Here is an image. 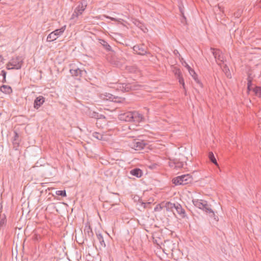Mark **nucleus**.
Listing matches in <instances>:
<instances>
[{"label":"nucleus","mask_w":261,"mask_h":261,"mask_svg":"<svg viewBox=\"0 0 261 261\" xmlns=\"http://www.w3.org/2000/svg\"><path fill=\"white\" fill-rule=\"evenodd\" d=\"M193 181V177L190 174H185L179 176L174 178L172 179V182L175 186L185 185L192 183Z\"/></svg>","instance_id":"nucleus-1"},{"label":"nucleus","mask_w":261,"mask_h":261,"mask_svg":"<svg viewBox=\"0 0 261 261\" xmlns=\"http://www.w3.org/2000/svg\"><path fill=\"white\" fill-rule=\"evenodd\" d=\"M193 203L194 205L197 207L204 211L207 213L212 214V215H214V212L208 206L206 201L199 199H195L193 200Z\"/></svg>","instance_id":"nucleus-2"},{"label":"nucleus","mask_w":261,"mask_h":261,"mask_svg":"<svg viewBox=\"0 0 261 261\" xmlns=\"http://www.w3.org/2000/svg\"><path fill=\"white\" fill-rule=\"evenodd\" d=\"M22 60L20 57H16L13 58L7 64V68L9 70L16 69H19L21 67Z\"/></svg>","instance_id":"nucleus-3"},{"label":"nucleus","mask_w":261,"mask_h":261,"mask_svg":"<svg viewBox=\"0 0 261 261\" xmlns=\"http://www.w3.org/2000/svg\"><path fill=\"white\" fill-rule=\"evenodd\" d=\"M66 29V25H64L59 29H57L51 32L47 37V41L52 42L56 40L59 36L62 35Z\"/></svg>","instance_id":"nucleus-4"},{"label":"nucleus","mask_w":261,"mask_h":261,"mask_svg":"<svg viewBox=\"0 0 261 261\" xmlns=\"http://www.w3.org/2000/svg\"><path fill=\"white\" fill-rule=\"evenodd\" d=\"M248 90L249 92L252 91L257 96H261V88L258 87H253L250 80L248 81Z\"/></svg>","instance_id":"nucleus-5"},{"label":"nucleus","mask_w":261,"mask_h":261,"mask_svg":"<svg viewBox=\"0 0 261 261\" xmlns=\"http://www.w3.org/2000/svg\"><path fill=\"white\" fill-rule=\"evenodd\" d=\"M132 112H127L120 114L119 119L122 121L132 122Z\"/></svg>","instance_id":"nucleus-6"},{"label":"nucleus","mask_w":261,"mask_h":261,"mask_svg":"<svg viewBox=\"0 0 261 261\" xmlns=\"http://www.w3.org/2000/svg\"><path fill=\"white\" fill-rule=\"evenodd\" d=\"M213 54L215 56L216 61L218 64H220L224 61V58L222 52L217 49H213Z\"/></svg>","instance_id":"nucleus-7"},{"label":"nucleus","mask_w":261,"mask_h":261,"mask_svg":"<svg viewBox=\"0 0 261 261\" xmlns=\"http://www.w3.org/2000/svg\"><path fill=\"white\" fill-rule=\"evenodd\" d=\"M132 122L139 123L144 120L143 116L138 112H132Z\"/></svg>","instance_id":"nucleus-8"},{"label":"nucleus","mask_w":261,"mask_h":261,"mask_svg":"<svg viewBox=\"0 0 261 261\" xmlns=\"http://www.w3.org/2000/svg\"><path fill=\"white\" fill-rule=\"evenodd\" d=\"M129 146L135 150H140L144 147V144L142 142L133 141L130 142Z\"/></svg>","instance_id":"nucleus-9"},{"label":"nucleus","mask_w":261,"mask_h":261,"mask_svg":"<svg viewBox=\"0 0 261 261\" xmlns=\"http://www.w3.org/2000/svg\"><path fill=\"white\" fill-rule=\"evenodd\" d=\"M45 98L42 96L37 97L34 101V107L36 109L39 108L44 102Z\"/></svg>","instance_id":"nucleus-10"},{"label":"nucleus","mask_w":261,"mask_h":261,"mask_svg":"<svg viewBox=\"0 0 261 261\" xmlns=\"http://www.w3.org/2000/svg\"><path fill=\"white\" fill-rule=\"evenodd\" d=\"M103 99H106V100H115V101H116V102H122L123 100H124V99L123 98H119L118 100H117V98H116L115 97L113 96L112 94H106V95H103Z\"/></svg>","instance_id":"nucleus-11"},{"label":"nucleus","mask_w":261,"mask_h":261,"mask_svg":"<svg viewBox=\"0 0 261 261\" xmlns=\"http://www.w3.org/2000/svg\"><path fill=\"white\" fill-rule=\"evenodd\" d=\"M0 91L6 94H10L12 92L11 87L7 85H3L1 86L0 88Z\"/></svg>","instance_id":"nucleus-12"},{"label":"nucleus","mask_w":261,"mask_h":261,"mask_svg":"<svg viewBox=\"0 0 261 261\" xmlns=\"http://www.w3.org/2000/svg\"><path fill=\"white\" fill-rule=\"evenodd\" d=\"M130 174L137 177H141L143 175V172L141 169L136 168L131 170Z\"/></svg>","instance_id":"nucleus-13"},{"label":"nucleus","mask_w":261,"mask_h":261,"mask_svg":"<svg viewBox=\"0 0 261 261\" xmlns=\"http://www.w3.org/2000/svg\"><path fill=\"white\" fill-rule=\"evenodd\" d=\"M70 73L74 76H79L82 74V70L79 68L72 69L70 70Z\"/></svg>","instance_id":"nucleus-14"},{"label":"nucleus","mask_w":261,"mask_h":261,"mask_svg":"<svg viewBox=\"0 0 261 261\" xmlns=\"http://www.w3.org/2000/svg\"><path fill=\"white\" fill-rule=\"evenodd\" d=\"M186 67L188 70L190 74L196 80L197 78V75L194 70H193L188 64H186Z\"/></svg>","instance_id":"nucleus-15"},{"label":"nucleus","mask_w":261,"mask_h":261,"mask_svg":"<svg viewBox=\"0 0 261 261\" xmlns=\"http://www.w3.org/2000/svg\"><path fill=\"white\" fill-rule=\"evenodd\" d=\"M208 158L214 164H215L216 166H218V164L217 162V160L214 156V155L213 152H211L208 154Z\"/></svg>","instance_id":"nucleus-16"},{"label":"nucleus","mask_w":261,"mask_h":261,"mask_svg":"<svg viewBox=\"0 0 261 261\" xmlns=\"http://www.w3.org/2000/svg\"><path fill=\"white\" fill-rule=\"evenodd\" d=\"M185 163L186 162H179L176 160V169L183 168Z\"/></svg>","instance_id":"nucleus-17"},{"label":"nucleus","mask_w":261,"mask_h":261,"mask_svg":"<svg viewBox=\"0 0 261 261\" xmlns=\"http://www.w3.org/2000/svg\"><path fill=\"white\" fill-rule=\"evenodd\" d=\"M168 164H169V166L171 168H172L173 169H176V160H170L169 161Z\"/></svg>","instance_id":"nucleus-18"},{"label":"nucleus","mask_w":261,"mask_h":261,"mask_svg":"<svg viewBox=\"0 0 261 261\" xmlns=\"http://www.w3.org/2000/svg\"><path fill=\"white\" fill-rule=\"evenodd\" d=\"M100 43L103 46H105L107 49H110V46L105 41L101 40H100Z\"/></svg>","instance_id":"nucleus-19"},{"label":"nucleus","mask_w":261,"mask_h":261,"mask_svg":"<svg viewBox=\"0 0 261 261\" xmlns=\"http://www.w3.org/2000/svg\"><path fill=\"white\" fill-rule=\"evenodd\" d=\"M56 194L57 195H60V196H63V197H66V191L65 190H63V191H57L56 192Z\"/></svg>","instance_id":"nucleus-20"},{"label":"nucleus","mask_w":261,"mask_h":261,"mask_svg":"<svg viewBox=\"0 0 261 261\" xmlns=\"http://www.w3.org/2000/svg\"><path fill=\"white\" fill-rule=\"evenodd\" d=\"M105 17H106V18H109V19H111V20H112L117 21H118V23H120V24H123V25H124V24L122 23V22H121V21L120 20H118V19H116V18H115L107 16H106Z\"/></svg>","instance_id":"nucleus-21"},{"label":"nucleus","mask_w":261,"mask_h":261,"mask_svg":"<svg viewBox=\"0 0 261 261\" xmlns=\"http://www.w3.org/2000/svg\"><path fill=\"white\" fill-rule=\"evenodd\" d=\"M179 82L180 83V84H181L183 87L185 88V83H184V79L182 77H180L179 80Z\"/></svg>","instance_id":"nucleus-22"},{"label":"nucleus","mask_w":261,"mask_h":261,"mask_svg":"<svg viewBox=\"0 0 261 261\" xmlns=\"http://www.w3.org/2000/svg\"><path fill=\"white\" fill-rule=\"evenodd\" d=\"M2 74L3 76H4V79L5 80L6 72L4 70H3V71H2Z\"/></svg>","instance_id":"nucleus-23"},{"label":"nucleus","mask_w":261,"mask_h":261,"mask_svg":"<svg viewBox=\"0 0 261 261\" xmlns=\"http://www.w3.org/2000/svg\"><path fill=\"white\" fill-rule=\"evenodd\" d=\"M144 53H145V51H143H143H139V52H137V53H138V54H142H142H144Z\"/></svg>","instance_id":"nucleus-24"},{"label":"nucleus","mask_w":261,"mask_h":261,"mask_svg":"<svg viewBox=\"0 0 261 261\" xmlns=\"http://www.w3.org/2000/svg\"><path fill=\"white\" fill-rule=\"evenodd\" d=\"M95 137H96L97 139H102V137L101 136V135H99V136H95Z\"/></svg>","instance_id":"nucleus-25"},{"label":"nucleus","mask_w":261,"mask_h":261,"mask_svg":"<svg viewBox=\"0 0 261 261\" xmlns=\"http://www.w3.org/2000/svg\"><path fill=\"white\" fill-rule=\"evenodd\" d=\"M138 48V46H134V50L137 52V49Z\"/></svg>","instance_id":"nucleus-26"},{"label":"nucleus","mask_w":261,"mask_h":261,"mask_svg":"<svg viewBox=\"0 0 261 261\" xmlns=\"http://www.w3.org/2000/svg\"><path fill=\"white\" fill-rule=\"evenodd\" d=\"M181 213L184 214V216H183L184 217V216H185V212H184V211H182L181 210Z\"/></svg>","instance_id":"nucleus-27"},{"label":"nucleus","mask_w":261,"mask_h":261,"mask_svg":"<svg viewBox=\"0 0 261 261\" xmlns=\"http://www.w3.org/2000/svg\"><path fill=\"white\" fill-rule=\"evenodd\" d=\"M84 9H85V8H83V9H82V11H83L84 10Z\"/></svg>","instance_id":"nucleus-28"},{"label":"nucleus","mask_w":261,"mask_h":261,"mask_svg":"<svg viewBox=\"0 0 261 261\" xmlns=\"http://www.w3.org/2000/svg\"><path fill=\"white\" fill-rule=\"evenodd\" d=\"M1 223H2V221H1V222H0V225L1 224Z\"/></svg>","instance_id":"nucleus-29"}]
</instances>
